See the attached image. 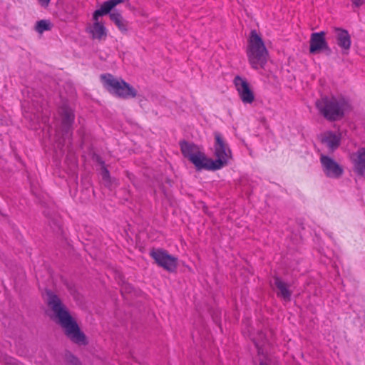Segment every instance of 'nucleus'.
Segmentation results:
<instances>
[{
  "instance_id": "nucleus-1",
  "label": "nucleus",
  "mask_w": 365,
  "mask_h": 365,
  "mask_svg": "<svg viewBox=\"0 0 365 365\" xmlns=\"http://www.w3.org/2000/svg\"><path fill=\"white\" fill-rule=\"evenodd\" d=\"M47 304L53 312L54 317L64 329L65 334L74 343L86 344L85 334L80 330L76 322L71 316L61 299L51 291L47 292Z\"/></svg>"
},
{
  "instance_id": "nucleus-2",
  "label": "nucleus",
  "mask_w": 365,
  "mask_h": 365,
  "mask_svg": "<svg viewBox=\"0 0 365 365\" xmlns=\"http://www.w3.org/2000/svg\"><path fill=\"white\" fill-rule=\"evenodd\" d=\"M247 56L254 69L264 68L269 59V52L256 30H252L248 39Z\"/></svg>"
},
{
  "instance_id": "nucleus-3",
  "label": "nucleus",
  "mask_w": 365,
  "mask_h": 365,
  "mask_svg": "<svg viewBox=\"0 0 365 365\" xmlns=\"http://www.w3.org/2000/svg\"><path fill=\"white\" fill-rule=\"evenodd\" d=\"M103 87L112 95L123 99L135 98L136 89L122 78H115L110 73L101 75Z\"/></svg>"
},
{
  "instance_id": "nucleus-4",
  "label": "nucleus",
  "mask_w": 365,
  "mask_h": 365,
  "mask_svg": "<svg viewBox=\"0 0 365 365\" xmlns=\"http://www.w3.org/2000/svg\"><path fill=\"white\" fill-rule=\"evenodd\" d=\"M315 104L319 113L329 120L334 121L344 115V103L334 97H322Z\"/></svg>"
},
{
  "instance_id": "nucleus-5",
  "label": "nucleus",
  "mask_w": 365,
  "mask_h": 365,
  "mask_svg": "<svg viewBox=\"0 0 365 365\" xmlns=\"http://www.w3.org/2000/svg\"><path fill=\"white\" fill-rule=\"evenodd\" d=\"M124 0H108L104 1L100 9L96 10L93 15L94 23L91 29V33L93 38L102 39L106 36V30L103 24L98 21L99 16L108 14L118 4L123 3Z\"/></svg>"
},
{
  "instance_id": "nucleus-6",
  "label": "nucleus",
  "mask_w": 365,
  "mask_h": 365,
  "mask_svg": "<svg viewBox=\"0 0 365 365\" xmlns=\"http://www.w3.org/2000/svg\"><path fill=\"white\" fill-rule=\"evenodd\" d=\"M214 135L215 139L214 155L216 158L214 162L215 167L219 170L227 165L232 159V151L220 133L215 132Z\"/></svg>"
},
{
  "instance_id": "nucleus-7",
  "label": "nucleus",
  "mask_w": 365,
  "mask_h": 365,
  "mask_svg": "<svg viewBox=\"0 0 365 365\" xmlns=\"http://www.w3.org/2000/svg\"><path fill=\"white\" fill-rule=\"evenodd\" d=\"M150 255L155 260L156 264L164 269L173 272L178 267V258L170 255L163 249H153Z\"/></svg>"
},
{
  "instance_id": "nucleus-8",
  "label": "nucleus",
  "mask_w": 365,
  "mask_h": 365,
  "mask_svg": "<svg viewBox=\"0 0 365 365\" xmlns=\"http://www.w3.org/2000/svg\"><path fill=\"white\" fill-rule=\"evenodd\" d=\"M320 162L324 174L331 178H339L343 173V168L334 159L326 155H321Z\"/></svg>"
},
{
  "instance_id": "nucleus-9",
  "label": "nucleus",
  "mask_w": 365,
  "mask_h": 365,
  "mask_svg": "<svg viewBox=\"0 0 365 365\" xmlns=\"http://www.w3.org/2000/svg\"><path fill=\"white\" fill-rule=\"evenodd\" d=\"M234 84L239 93V96L244 103H252L255 100V95L251 90L248 82L237 76L234 78Z\"/></svg>"
},
{
  "instance_id": "nucleus-10",
  "label": "nucleus",
  "mask_w": 365,
  "mask_h": 365,
  "mask_svg": "<svg viewBox=\"0 0 365 365\" xmlns=\"http://www.w3.org/2000/svg\"><path fill=\"white\" fill-rule=\"evenodd\" d=\"M61 130L63 136L69 135L73 129V123L75 119L73 110L66 105L61 108Z\"/></svg>"
},
{
  "instance_id": "nucleus-11",
  "label": "nucleus",
  "mask_w": 365,
  "mask_h": 365,
  "mask_svg": "<svg viewBox=\"0 0 365 365\" xmlns=\"http://www.w3.org/2000/svg\"><path fill=\"white\" fill-rule=\"evenodd\" d=\"M325 34L324 31L312 34L309 41L311 53H316L322 50L330 51V48L325 39Z\"/></svg>"
},
{
  "instance_id": "nucleus-12",
  "label": "nucleus",
  "mask_w": 365,
  "mask_h": 365,
  "mask_svg": "<svg viewBox=\"0 0 365 365\" xmlns=\"http://www.w3.org/2000/svg\"><path fill=\"white\" fill-rule=\"evenodd\" d=\"M190 162L195 165L197 170H216L214 160L206 157L205 154L201 151L195 157H192Z\"/></svg>"
},
{
  "instance_id": "nucleus-13",
  "label": "nucleus",
  "mask_w": 365,
  "mask_h": 365,
  "mask_svg": "<svg viewBox=\"0 0 365 365\" xmlns=\"http://www.w3.org/2000/svg\"><path fill=\"white\" fill-rule=\"evenodd\" d=\"M335 37L337 45L343 49L344 53H347L351 47V36L345 29L336 28Z\"/></svg>"
},
{
  "instance_id": "nucleus-14",
  "label": "nucleus",
  "mask_w": 365,
  "mask_h": 365,
  "mask_svg": "<svg viewBox=\"0 0 365 365\" xmlns=\"http://www.w3.org/2000/svg\"><path fill=\"white\" fill-rule=\"evenodd\" d=\"M354 171L362 175L365 173V148H360L351 155Z\"/></svg>"
},
{
  "instance_id": "nucleus-15",
  "label": "nucleus",
  "mask_w": 365,
  "mask_h": 365,
  "mask_svg": "<svg viewBox=\"0 0 365 365\" xmlns=\"http://www.w3.org/2000/svg\"><path fill=\"white\" fill-rule=\"evenodd\" d=\"M180 146L183 156L187 158L190 161L192 157H195L200 152L202 151L198 145L194 144L193 143L185 140L180 143Z\"/></svg>"
},
{
  "instance_id": "nucleus-16",
  "label": "nucleus",
  "mask_w": 365,
  "mask_h": 365,
  "mask_svg": "<svg viewBox=\"0 0 365 365\" xmlns=\"http://www.w3.org/2000/svg\"><path fill=\"white\" fill-rule=\"evenodd\" d=\"M274 284L278 289L277 295L283 298L285 301H290L292 292L289 289V285L278 277H274Z\"/></svg>"
},
{
  "instance_id": "nucleus-17",
  "label": "nucleus",
  "mask_w": 365,
  "mask_h": 365,
  "mask_svg": "<svg viewBox=\"0 0 365 365\" xmlns=\"http://www.w3.org/2000/svg\"><path fill=\"white\" fill-rule=\"evenodd\" d=\"M340 136L331 132L326 133L322 138V143L331 150H336L340 145Z\"/></svg>"
},
{
  "instance_id": "nucleus-18",
  "label": "nucleus",
  "mask_w": 365,
  "mask_h": 365,
  "mask_svg": "<svg viewBox=\"0 0 365 365\" xmlns=\"http://www.w3.org/2000/svg\"><path fill=\"white\" fill-rule=\"evenodd\" d=\"M110 20L115 24V26L123 32L128 31V22L123 19L120 13L118 11L113 10L109 13Z\"/></svg>"
},
{
  "instance_id": "nucleus-19",
  "label": "nucleus",
  "mask_w": 365,
  "mask_h": 365,
  "mask_svg": "<svg viewBox=\"0 0 365 365\" xmlns=\"http://www.w3.org/2000/svg\"><path fill=\"white\" fill-rule=\"evenodd\" d=\"M52 29V24L49 20H40L36 23L35 30L41 34L46 31H50Z\"/></svg>"
},
{
  "instance_id": "nucleus-20",
  "label": "nucleus",
  "mask_w": 365,
  "mask_h": 365,
  "mask_svg": "<svg viewBox=\"0 0 365 365\" xmlns=\"http://www.w3.org/2000/svg\"><path fill=\"white\" fill-rule=\"evenodd\" d=\"M101 177L105 186L108 187L111 186V178L106 167L101 168Z\"/></svg>"
},
{
  "instance_id": "nucleus-21",
  "label": "nucleus",
  "mask_w": 365,
  "mask_h": 365,
  "mask_svg": "<svg viewBox=\"0 0 365 365\" xmlns=\"http://www.w3.org/2000/svg\"><path fill=\"white\" fill-rule=\"evenodd\" d=\"M66 359L68 365H81L79 360L71 354L66 356Z\"/></svg>"
},
{
  "instance_id": "nucleus-22",
  "label": "nucleus",
  "mask_w": 365,
  "mask_h": 365,
  "mask_svg": "<svg viewBox=\"0 0 365 365\" xmlns=\"http://www.w3.org/2000/svg\"><path fill=\"white\" fill-rule=\"evenodd\" d=\"M352 4L356 7H359L365 4V0H352Z\"/></svg>"
},
{
  "instance_id": "nucleus-23",
  "label": "nucleus",
  "mask_w": 365,
  "mask_h": 365,
  "mask_svg": "<svg viewBox=\"0 0 365 365\" xmlns=\"http://www.w3.org/2000/svg\"><path fill=\"white\" fill-rule=\"evenodd\" d=\"M38 3L43 7L48 6L51 0H38Z\"/></svg>"
},
{
  "instance_id": "nucleus-24",
  "label": "nucleus",
  "mask_w": 365,
  "mask_h": 365,
  "mask_svg": "<svg viewBox=\"0 0 365 365\" xmlns=\"http://www.w3.org/2000/svg\"><path fill=\"white\" fill-rule=\"evenodd\" d=\"M96 161L101 165V168L106 167L104 161L99 156H96Z\"/></svg>"
},
{
  "instance_id": "nucleus-25",
  "label": "nucleus",
  "mask_w": 365,
  "mask_h": 365,
  "mask_svg": "<svg viewBox=\"0 0 365 365\" xmlns=\"http://www.w3.org/2000/svg\"><path fill=\"white\" fill-rule=\"evenodd\" d=\"M260 365H268V364H266V363H264V362H260Z\"/></svg>"
}]
</instances>
